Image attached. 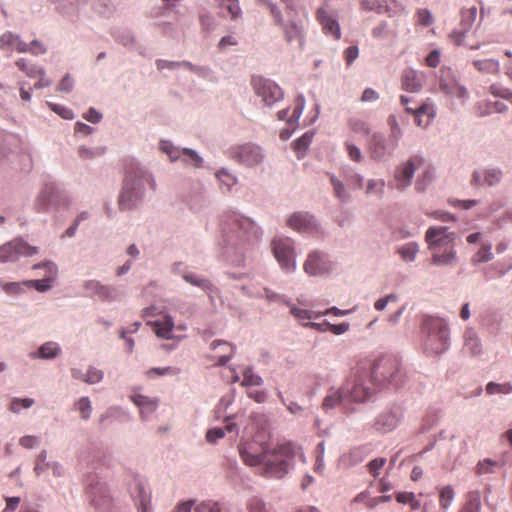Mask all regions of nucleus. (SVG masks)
Masks as SVG:
<instances>
[{
	"label": "nucleus",
	"instance_id": "obj_46",
	"mask_svg": "<svg viewBox=\"0 0 512 512\" xmlns=\"http://www.w3.org/2000/svg\"><path fill=\"white\" fill-rule=\"evenodd\" d=\"M477 17V8L476 6H472L468 9L463 10L462 12V24L466 29H469L472 24L475 22Z\"/></svg>",
	"mask_w": 512,
	"mask_h": 512
},
{
	"label": "nucleus",
	"instance_id": "obj_45",
	"mask_svg": "<svg viewBox=\"0 0 512 512\" xmlns=\"http://www.w3.org/2000/svg\"><path fill=\"white\" fill-rule=\"evenodd\" d=\"M76 409L81 413V417L84 420L89 419L91 413V403L87 397L80 398L76 404Z\"/></svg>",
	"mask_w": 512,
	"mask_h": 512
},
{
	"label": "nucleus",
	"instance_id": "obj_29",
	"mask_svg": "<svg viewBox=\"0 0 512 512\" xmlns=\"http://www.w3.org/2000/svg\"><path fill=\"white\" fill-rule=\"evenodd\" d=\"M350 130L357 135L368 136L371 133V125L365 119L352 117L348 121Z\"/></svg>",
	"mask_w": 512,
	"mask_h": 512
},
{
	"label": "nucleus",
	"instance_id": "obj_57",
	"mask_svg": "<svg viewBox=\"0 0 512 512\" xmlns=\"http://www.w3.org/2000/svg\"><path fill=\"white\" fill-rule=\"evenodd\" d=\"M156 65L159 70L164 68L174 69L180 66H185L190 69L192 68V65L189 62H169L166 60H157Z\"/></svg>",
	"mask_w": 512,
	"mask_h": 512
},
{
	"label": "nucleus",
	"instance_id": "obj_27",
	"mask_svg": "<svg viewBox=\"0 0 512 512\" xmlns=\"http://www.w3.org/2000/svg\"><path fill=\"white\" fill-rule=\"evenodd\" d=\"M347 398L343 394L342 388L339 390H332L323 400V408L331 409L336 407L337 405H341L343 407H347L346 404Z\"/></svg>",
	"mask_w": 512,
	"mask_h": 512
},
{
	"label": "nucleus",
	"instance_id": "obj_15",
	"mask_svg": "<svg viewBox=\"0 0 512 512\" xmlns=\"http://www.w3.org/2000/svg\"><path fill=\"white\" fill-rule=\"evenodd\" d=\"M287 225L300 233L312 234L318 231L314 217L309 213L296 212L287 219Z\"/></svg>",
	"mask_w": 512,
	"mask_h": 512
},
{
	"label": "nucleus",
	"instance_id": "obj_2",
	"mask_svg": "<svg viewBox=\"0 0 512 512\" xmlns=\"http://www.w3.org/2000/svg\"><path fill=\"white\" fill-rule=\"evenodd\" d=\"M425 241L432 251V263L435 265H450L456 260L454 249L455 233L447 227H430L425 234Z\"/></svg>",
	"mask_w": 512,
	"mask_h": 512
},
{
	"label": "nucleus",
	"instance_id": "obj_40",
	"mask_svg": "<svg viewBox=\"0 0 512 512\" xmlns=\"http://www.w3.org/2000/svg\"><path fill=\"white\" fill-rule=\"evenodd\" d=\"M241 384L243 386H260L262 384V378L255 374L251 368H247L243 372Z\"/></svg>",
	"mask_w": 512,
	"mask_h": 512
},
{
	"label": "nucleus",
	"instance_id": "obj_33",
	"mask_svg": "<svg viewBox=\"0 0 512 512\" xmlns=\"http://www.w3.org/2000/svg\"><path fill=\"white\" fill-rule=\"evenodd\" d=\"M474 67L482 73L497 74L500 70V64L494 59L475 60Z\"/></svg>",
	"mask_w": 512,
	"mask_h": 512
},
{
	"label": "nucleus",
	"instance_id": "obj_53",
	"mask_svg": "<svg viewBox=\"0 0 512 512\" xmlns=\"http://www.w3.org/2000/svg\"><path fill=\"white\" fill-rule=\"evenodd\" d=\"M312 138H313V134L305 133L302 137L298 138L295 141V143H294L295 150L298 152L305 151L308 148V146L310 145V143L312 142Z\"/></svg>",
	"mask_w": 512,
	"mask_h": 512
},
{
	"label": "nucleus",
	"instance_id": "obj_12",
	"mask_svg": "<svg viewBox=\"0 0 512 512\" xmlns=\"http://www.w3.org/2000/svg\"><path fill=\"white\" fill-rule=\"evenodd\" d=\"M269 445L257 444L256 442H247L240 444L239 454L243 462L248 466H262L264 453H266Z\"/></svg>",
	"mask_w": 512,
	"mask_h": 512
},
{
	"label": "nucleus",
	"instance_id": "obj_56",
	"mask_svg": "<svg viewBox=\"0 0 512 512\" xmlns=\"http://www.w3.org/2000/svg\"><path fill=\"white\" fill-rule=\"evenodd\" d=\"M388 124L391 128V132H390V137H392V139L396 140L397 142L399 141L400 137H401V129L399 127V124L397 122V119L395 116H390L388 118Z\"/></svg>",
	"mask_w": 512,
	"mask_h": 512
},
{
	"label": "nucleus",
	"instance_id": "obj_60",
	"mask_svg": "<svg viewBox=\"0 0 512 512\" xmlns=\"http://www.w3.org/2000/svg\"><path fill=\"white\" fill-rule=\"evenodd\" d=\"M225 435L224 429L222 428H212L209 429L206 433V439L210 443H215L218 439L223 438Z\"/></svg>",
	"mask_w": 512,
	"mask_h": 512
},
{
	"label": "nucleus",
	"instance_id": "obj_62",
	"mask_svg": "<svg viewBox=\"0 0 512 512\" xmlns=\"http://www.w3.org/2000/svg\"><path fill=\"white\" fill-rule=\"evenodd\" d=\"M330 180L334 188L335 196L338 197L339 199H344L346 195L343 183L334 176H332Z\"/></svg>",
	"mask_w": 512,
	"mask_h": 512
},
{
	"label": "nucleus",
	"instance_id": "obj_43",
	"mask_svg": "<svg viewBox=\"0 0 512 512\" xmlns=\"http://www.w3.org/2000/svg\"><path fill=\"white\" fill-rule=\"evenodd\" d=\"M53 280L52 277H46L41 280H27L23 281L24 286L33 287L40 292H44L50 288V283Z\"/></svg>",
	"mask_w": 512,
	"mask_h": 512
},
{
	"label": "nucleus",
	"instance_id": "obj_28",
	"mask_svg": "<svg viewBox=\"0 0 512 512\" xmlns=\"http://www.w3.org/2000/svg\"><path fill=\"white\" fill-rule=\"evenodd\" d=\"M132 401L139 407L141 414L152 413L158 406L157 399H150L140 394L132 396Z\"/></svg>",
	"mask_w": 512,
	"mask_h": 512
},
{
	"label": "nucleus",
	"instance_id": "obj_50",
	"mask_svg": "<svg viewBox=\"0 0 512 512\" xmlns=\"http://www.w3.org/2000/svg\"><path fill=\"white\" fill-rule=\"evenodd\" d=\"M48 106L55 113H57L59 116H61L64 119L71 120V119L74 118L73 111L70 108H68V107H65V106H62V105H59V104H53V103H48Z\"/></svg>",
	"mask_w": 512,
	"mask_h": 512
},
{
	"label": "nucleus",
	"instance_id": "obj_25",
	"mask_svg": "<svg viewBox=\"0 0 512 512\" xmlns=\"http://www.w3.org/2000/svg\"><path fill=\"white\" fill-rule=\"evenodd\" d=\"M481 496L479 491H470L466 494L465 502L458 512H480Z\"/></svg>",
	"mask_w": 512,
	"mask_h": 512
},
{
	"label": "nucleus",
	"instance_id": "obj_38",
	"mask_svg": "<svg viewBox=\"0 0 512 512\" xmlns=\"http://www.w3.org/2000/svg\"><path fill=\"white\" fill-rule=\"evenodd\" d=\"M183 279L190 283L191 285L200 287L204 291H210L212 289V284L208 279L201 278L195 274H184Z\"/></svg>",
	"mask_w": 512,
	"mask_h": 512
},
{
	"label": "nucleus",
	"instance_id": "obj_58",
	"mask_svg": "<svg viewBox=\"0 0 512 512\" xmlns=\"http://www.w3.org/2000/svg\"><path fill=\"white\" fill-rule=\"evenodd\" d=\"M448 203L453 207H459L464 210H468L478 204L477 200H457V199H449Z\"/></svg>",
	"mask_w": 512,
	"mask_h": 512
},
{
	"label": "nucleus",
	"instance_id": "obj_26",
	"mask_svg": "<svg viewBox=\"0 0 512 512\" xmlns=\"http://www.w3.org/2000/svg\"><path fill=\"white\" fill-rule=\"evenodd\" d=\"M59 191L53 184H48L44 187L40 195L37 199L38 210L43 211L46 208V205L54 200V198L58 197Z\"/></svg>",
	"mask_w": 512,
	"mask_h": 512
},
{
	"label": "nucleus",
	"instance_id": "obj_21",
	"mask_svg": "<svg viewBox=\"0 0 512 512\" xmlns=\"http://www.w3.org/2000/svg\"><path fill=\"white\" fill-rule=\"evenodd\" d=\"M400 421V414L395 411L381 413L375 421V429L382 432H390L395 429Z\"/></svg>",
	"mask_w": 512,
	"mask_h": 512
},
{
	"label": "nucleus",
	"instance_id": "obj_18",
	"mask_svg": "<svg viewBox=\"0 0 512 512\" xmlns=\"http://www.w3.org/2000/svg\"><path fill=\"white\" fill-rule=\"evenodd\" d=\"M316 19L320 23L325 35L331 36L335 40L341 38L340 25L335 17L320 8L317 10Z\"/></svg>",
	"mask_w": 512,
	"mask_h": 512
},
{
	"label": "nucleus",
	"instance_id": "obj_54",
	"mask_svg": "<svg viewBox=\"0 0 512 512\" xmlns=\"http://www.w3.org/2000/svg\"><path fill=\"white\" fill-rule=\"evenodd\" d=\"M290 313L299 320L312 319L314 317L313 313L306 309H301L297 307H291ZM319 317V314L315 315V318Z\"/></svg>",
	"mask_w": 512,
	"mask_h": 512
},
{
	"label": "nucleus",
	"instance_id": "obj_1",
	"mask_svg": "<svg viewBox=\"0 0 512 512\" xmlns=\"http://www.w3.org/2000/svg\"><path fill=\"white\" fill-rule=\"evenodd\" d=\"M396 372V362L391 358L378 360L373 365L371 376L367 371L357 372L342 387L343 394L347 398V407L353 402L361 403L368 399L374 392V382L391 383Z\"/></svg>",
	"mask_w": 512,
	"mask_h": 512
},
{
	"label": "nucleus",
	"instance_id": "obj_48",
	"mask_svg": "<svg viewBox=\"0 0 512 512\" xmlns=\"http://www.w3.org/2000/svg\"><path fill=\"white\" fill-rule=\"evenodd\" d=\"M345 147H346V151L348 153V157L350 158V160L357 162V163L362 161L363 155L358 146H356L355 144H353L351 142H346Z\"/></svg>",
	"mask_w": 512,
	"mask_h": 512
},
{
	"label": "nucleus",
	"instance_id": "obj_5",
	"mask_svg": "<svg viewBox=\"0 0 512 512\" xmlns=\"http://www.w3.org/2000/svg\"><path fill=\"white\" fill-rule=\"evenodd\" d=\"M422 330L427 334L424 341L425 350L430 354H440L448 347V327L446 323L435 317H427L422 324Z\"/></svg>",
	"mask_w": 512,
	"mask_h": 512
},
{
	"label": "nucleus",
	"instance_id": "obj_23",
	"mask_svg": "<svg viewBox=\"0 0 512 512\" xmlns=\"http://www.w3.org/2000/svg\"><path fill=\"white\" fill-rule=\"evenodd\" d=\"M440 88L447 94L463 99L467 96V90L460 85L453 77L443 75L440 79Z\"/></svg>",
	"mask_w": 512,
	"mask_h": 512
},
{
	"label": "nucleus",
	"instance_id": "obj_19",
	"mask_svg": "<svg viewBox=\"0 0 512 512\" xmlns=\"http://www.w3.org/2000/svg\"><path fill=\"white\" fill-rule=\"evenodd\" d=\"M147 325L151 326L157 337L164 339L173 338L172 331L174 328V320L170 315L164 314L157 320L148 321Z\"/></svg>",
	"mask_w": 512,
	"mask_h": 512
},
{
	"label": "nucleus",
	"instance_id": "obj_35",
	"mask_svg": "<svg viewBox=\"0 0 512 512\" xmlns=\"http://www.w3.org/2000/svg\"><path fill=\"white\" fill-rule=\"evenodd\" d=\"M60 351L61 349L57 343L47 342L40 346L38 356L43 359H52L55 358Z\"/></svg>",
	"mask_w": 512,
	"mask_h": 512
},
{
	"label": "nucleus",
	"instance_id": "obj_61",
	"mask_svg": "<svg viewBox=\"0 0 512 512\" xmlns=\"http://www.w3.org/2000/svg\"><path fill=\"white\" fill-rule=\"evenodd\" d=\"M195 512H221V509L218 503L207 502L195 507Z\"/></svg>",
	"mask_w": 512,
	"mask_h": 512
},
{
	"label": "nucleus",
	"instance_id": "obj_36",
	"mask_svg": "<svg viewBox=\"0 0 512 512\" xmlns=\"http://www.w3.org/2000/svg\"><path fill=\"white\" fill-rule=\"evenodd\" d=\"M397 252L401 258L406 262H412L418 253V244L415 242L407 243L398 248Z\"/></svg>",
	"mask_w": 512,
	"mask_h": 512
},
{
	"label": "nucleus",
	"instance_id": "obj_39",
	"mask_svg": "<svg viewBox=\"0 0 512 512\" xmlns=\"http://www.w3.org/2000/svg\"><path fill=\"white\" fill-rule=\"evenodd\" d=\"M19 36L12 32H6L0 36V49L2 50H13Z\"/></svg>",
	"mask_w": 512,
	"mask_h": 512
},
{
	"label": "nucleus",
	"instance_id": "obj_7",
	"mask_svg": "<svg viewBox=\"0 0 512 512\" xmlns=\"http://www.w3.org/2000/svg\"><path fill=\"white\" fill-rule=\"evenodd\" d=\"M423 169V177L431 179L432 175L429 169L425 166V161L420 156H413L405 163L398 166L395 170L394 181L397 189H404L411 184L414 173Z\"/></svg>",
	"mask_w": 512,
	"mask_h": 512
},
{
	"label": "nucleus",
	"instance_id": "obj_34",
	"mask_svg": "<svg viewBox=\"0 0 512 512\" xmlns=\"http://www.w3.org/2000/svg\"><path fill=\"white\" fill-rule=\"evenodd\" d=\"M135 499L139 502V507L142 512H150L151 494L149 491H146L145 487L141 484L137 485Z\"/></svg>",
	"mask_w": 512,
	"mask_h": 512
},
{
	"label": "nucleus",
	"instance_id": "obj_42",
	"mask_svg": "<svg viewBox=\"0 0 512 512\" xmlns=\"http://www.w3.org/2000/svg\"><path fill=\"white\" fill-rule=\"evenodd\" d=\"M227 218L231 220V223H226L229 226L230 231L237 232L238 230L250 225V222L247 219L239 217L235 213L228 215Z\"/></svg>",
	"mask_w": 512,
	"mask_h": 512
},
{
	"label": "nucleus",
	"instance_id": "obj_41",
	"mask_svg": "<svg viewBox=\"0 0 512 512\" xmlns=\"http://www.w3.org/2000/svg\"><path fill=\"white\" fill-rule=\"evenodd\" d=\"M486 392L490 395L495 393L510 394L512 393V385L510 383L498 384L489 382L486 386Z\"/></svg>",
	"mask_w": 512,
	"mask_h": 512
},
{
	"label": "nucleus",
	"instance_id": "obj_64",
	"mask_svg": "<svg viewBox=\"0 0 512 512\" xmlns=\"http://www.w3.org/2000/svg\"><path fill=\"white\" fill-rule=\"evenodd\" d=\"M182 153L187 156L185 161L191 162L195 167H199L202 163V159L191 149H183Z\"/></svg>",
	"mask_w": 512,
	"mask_h": 512
},
{
	"label": "nucleus",
	"instance_id": "obj_3",
	"mask_svg": "<svg viewBox=\"0 0 512 512\" xmlns=\"http://www.w3.org/2000/svg\"><path fill=\"white\" fill-rule=\"evenodd\" d=\"M298 447L288 442L277 445L276 447H268L264 453L262 470L264 475L268 477L281 478L287 471L291 460L296 456Z\"/></svg>",
	"mask_w": 512,
	"mask_h": 512
},
{
	"label": "nucleus",
	"instance_id": "obj_9",
	"mask_svg": "<svg viewBox=\"0 0 512 512\" xmlns=\"http://www.w3.org/2000/svg\"><path fill=\"white\" fill-rule=\"evenodd\" d=\"M229 153L232 159L247 167L259 165L264 159L261 148L253 143L235 145L230 148Z\"/></svg>",
	"mask_w": 512,
	"mask_h": 512
},
{
	"label": "nucleus",
	"instance_id": "obj_49",
	"mask_svg": "<svg viewBox=\"0 0 512 512\" xmlns=\"http://www.w3.org/2000/svg\"><path fill=\"white\" fill-rule=\"evenodd\" d=\"M180 372L179 368L176 367H164V368H151L146 372L148 377H152L154 375L163 376V375H176Z\"/></svg>",
	"mask_w": 512,
	"mask_h": 512
},
{
	"label": "nucleus",
	"instance_id": "obj_13",
	"mask_svg": "<svg viewBox=\"0 0 512 512\" xmlns=\"http://www.w3.org/2000/svg\"><path fill=\"white\" fill-rule=\"evenodd\" d=\"M36 253V247L21 240H14L0 247V262L14 261L21 255L32 256Z\"/></svg>",
	"mask_w": 512,
	"mask_h": 512
},
{
	"label": "nucleus",
	"instance_id": "obj_55",
	"mask_svg": "<svg viewBox=\"0 0 512 512\" xmlns=\"http://www.w3.org/2000/svg\"><path fill=\"white\" fill-rule=\"evenodd\" d=\"M74 86L73 79L69 74H66L62 80L58 83L56 90L59 92L69 93L72 91Z\"/></svg>",
	"mask_w": 512,
	"mask_h": 512
},
{
	"label": "nucleus",
	"instance_id": "obj_22",
	"mask_svg": "<svg viewBox=\"0 0 512 512\" xmlns=\"http://www.w3.org/2000/svg\"><path fill=\"white\" fill-rule=\"evenodd\" d=\"M423 75L416 70L407 68L402 73V87L408 92H418L422 88Z\"/></svg>",
	"mask_w": 512,
	"mask_h": 512
},
{
	"label": "nucleus",
	"instance_id": "obj_24",
	"mask_svg": "<svg viewBox=\"0 0 512 512\" xmlns=\"http://www.w3.org/2000/svg\"><path fill=\"white\" fill-rule=\"evenodd\" d=\"M305 105V100L302 96H299L294 101V107L292 112L289 109H284L278 112V116L282 120H286L288 123H295L302 115Z\"/></svg>",
	"mask_w": 512,
	"mask_h": 512
},
{
	"label": "nucleus",
	"instance_id": "obj_51",
	"mask_svg": "<svg viewBox=\"0 0 512 512\" xmlns=\"http://www.w3.org/2000/svg\"><path fill=\"white\" fill-rule=\"evenodd\" d=\"M385 463H386V459L385 458L373 459L372 461H370L367 464V468H368L369 473L373 477H377L380 474V470L383 468Z\"/></svg>",
	"mask_w": 512,
	"mask_h": 512
},
{
	"label": "nucleus",
	"instance_id": "obj_47",
	"mask_svg": "<svg viewBox=\"0 0 512 512\" xmlns=\"http://www.w3.org/2000/svg\"><path fill=\"white\" fill-rule=\"evenodd\" d=\"M34 400L31 398H14L11 401L10 410L14 413H17L20 411L21 408H29L33 405Z\"/></svg>",
	"mask_w": 512,
	"mask_h": 512
},
{
	"label": "nucleus",
	"instance_id": "obj_37",
	"mask_svg": "<svg viewBox=\"0 0 512 512\" xmlns=\"http://www.w3.org/2000/svg\"><path fill=\"white\" fill-rule=\"evenodd\" d=\"M493 259L492 247L490 244L482 245L473 255L472 262L474 264L485 263Z\"/></svg>",
	"mask_w": 512,
	"mask_h": 512
},
{
	"label": "nucleus",
	"instance_id": "obj_4",
	"mask_svg": "<svg viewBox=\"0 0 512 512\" xmlns=\"http://www.w3.org/2000/svg\"><path fill=\"white\" fill-rule=\"evenodd\" d=\"M149 185L155 188V182L150 174L139 167L132 168L125 177L124 186L119 196V206L122 210L132 208L134 202L141 196V189Z\"/></svg>",
	"mask_w": 512,
	"mask_h": 512
},
{
	"label": "nucleus",
	"instance_id": "obj_14",
	"mask_svg": "<svg viewBox=\"0 0 512 512\" xmlns=\"http://www.w3.org/2000/svg\"><path fill=\"white\" fill-rule=\"evenodd\" d=\"M400 101L405 106L407 113L412 114L415 122L419 127H427L435 116L434 106L430 103H423L417 108H412L408 105L410 99L406 96H401Z\"/></svg>",
	"mask_w": 512,
	"mask_h": 512
},
{
	"label": "nucleus",
	"instance_id": "obj_59",
	"mask_svg": "<svg viewBox=\"0 0 512 512\" xmlns=\"http://www.w3.org/2000/svg\"><path fill=\"white\" fill-rule=\"evenodd\" d=\"M216 176L218 177L221 183L228 187V189H230L233 185L236 184V178L233 175L226 172L225 170L219 171L216 174Z\"/></svg>",
	"mask_w": 512,
	"mask_h": 512
},
{
	"label": "nucleus",
	"instance_id": "obj_31",
	"mask_svg": "<svg viewBox=\"0 0 512 512\" xmlns=\"http://www.w3.org/2000/svg\"><path fill=\"white\" fill-rule=\"evenodd\" d=\"M454 496V489L450 485L439 488L440 512H447L454 500Z\"/></svg>",
	"mask_w": 512,
	"mask_h": 512
},
{
	"label": "nucleus",
	"instance_id": "obj_44",
	"mask_svg": "<svg viewBox=\"0 0 512 512\" xmlns=\"http://www.w3.org/2000/svg\"><path fill=\"white\" fill-rule=\"evenodd\" d=\"M247 508L249 512H271L266 503L258 497H252L248 501Z\"/></svg>",
	"mask_w": 512,
	"mask_h": 512
},
{
	"label": "nucleus",
	"instance_id": "obj_16",
	"mask_svg": "<svg viewBox=\"0 0 512 512\" xmlns=\"http://www.w3.org/2000/svg\"><path fill=\"white\" fill-rule=\"evenodd\" d=\"M212 354L209 358L215 361V365H225L235 354V346L224 340H214L210 344Z\"/></svg>",
	"mask_w": 512,
	"mask_h": 512
},
{
	"label": "nucleus",
	"instance_id": "obj_8",
	"mask_svg": "<svg viewBox=\"0 0 512 512\" xmlns=\"http://www.w3.org/2000/svg\"><path fill=\"white\" fill-rule=\"evenodd\" d=\"M397 145L398 142L392 137L386 138L382 133L374 132L367 139L366 148L371 159L380 161L390 156Z\"/></svg>",
	"mask_w": 512,
	"mask_h": 512
},
{
	"label": "nucleus",
	"instance_id": "obj_52",
	"mask_svg": "<svg viewBox=\"0 0 512 512\" xmlns=\"http://www.w3.org/2000/svg\"><path fill=\"white\" fill-rule=\"evenodd\" d=\"M102 378V371L95 368H89L88 371L85 373V378H83V381L89 384H95L100 382Z\"/></svg>",
	"mask_w": 512,
	"mask_h": 512
},
{
	"label": "nucleus",
	"instance_id": "obj_6",
	"mask_svg": "<svg viewBox=\"0 0 512 512\" xmlns=\"http://www.w3.org/2000/svg\"><path fill=\"white\" fill-rule=\"evenodd\" d=\"M261 1L269 10L274 24L281 28L285 41L302 48L305 42V30L302 24L295 20L284 21L279 9L273 3L266 0Z\"/></svg>",
	"mask_w": 512,
	"mask_h": 512
},
{
	"label": "nucleus",
	"instance_id": "obj_17",
	"mask_svg": "<svg viewBox=\"0 0 512 512\" xmlns=\"http://www.w3.org/2000/svg\"><path fill=\"white\" fill-rule=\"evenodd\" d=\"M331 266L325 254L315 251L308 255L304 264V270L310 275H318L328 272Z\"/></svg>",
	"mask_w": 512,
	"mask_h": 512
},
{
	"label": "nucleus",
	"instance_id": "obj_63",
	"mask_svg": "<svg viewBox=\"0 0 512 512\" xmlns=\"http://www.w3.org/2000/svg\"><path fill=\"white\" fill-rule=\"evenodd\" d=\"M46 452L45 451H42L40 452V454L38 455L37 459H36V464H35V467H34V471L36 473V475H40L47 467V464H46Z\"/></svg>",
	"mask_w": 512,
	"mask_h": 512
},
{
	"label": "nucleus",
	"instance_id": "obj_10",
	"mask_svg": "<svg viewBox=\"0 0 512 512\" xmlns=\"http://www.w3.org/2000/svg\"><path fill=\"white\" fill-rule=\"evenodd\" d=\"M272 249L275 258L283 269L287 271L295 269V253L292 239L288 237L275 238L272 241Z\"/></svg>",
	"mask_w": 512,
	"mask_h": 512
},
{
	"label": "nucleus",
	"instance_id": "obj_30",
	"mask_svg": "<svg viewBox=\"0 0 512 512\" xmlns=\"http://www.w3.org/2000/svg\"><path fill=\"white\" fill-rule=\"evenodd\" d=\"M465 348L473 356L479 355L482 352L481 341L472 330H467L465 333Z\"/></svg>",
	"mask_w": 512,
	"mask_h": 512
},
{
	"label": "nucleus",
	"instance_id": "obj_20",
	"mask_svg": "<svg viewBox=\"0 0 512 512\" xmlns=\"http://www.w3.org/2000/svg\"><path fill=\"white\" fill-rule=\"evenodd\" d=\"M502 173L500 170L497 169H487L482 172L480 171H474L471 178V185L472 186H493L501 180Z\"/></svg>",
	"mask_w": 512,
	"mask_h": 512
},
{
	"label": "nucleus",
	"instance_id": "obj_11",
	"mask_svg": "<svg viewBox=\"0 0 512 512\" xmlns=\"http://www.w3.org/2000/svg\"><path fill=\"white\" fill-rule=\"evenodd\" d=\"M252 85L255 93L261 97L262 101L268 106H271L275 102L282 99L283 93L280 87L268 79L262 77H253Z\"/></svg>",
	"mask_w": 512,
	"mask_h": 512
},
{
	"label": "nucleus",
	"instance_id": "obj_32",
	"mask_svg": "<svg viewBox=\"0 0 512 512\" xmlns=\"http://www.w3.org/2000/svg\"><path fill=\"white\" fill-rule=\"evenodd\" d=\"M15 65L30 78H36L38 76L45 75V70L42 67L29 64L24 58L17 60Z\"/></svg>",
	"mask_w": 512,
	"mask_h": 512
}]
</instances>
